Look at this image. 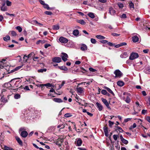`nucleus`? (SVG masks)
Masks as SVG:
<instances>
[{"label":"nucleus","mask_w":150,"mask_h":150,"mask_svg":"<svg viewBox=\"0 0 150 150\" xmlns=\"http://www.w3.org/2000/svg\"><path fill=\"white\" fill-rule=\"evenodd\" d=\"M128 56L127 52H125L120 55V57L122 58H125Z\"/></svg>","instance_id":"14"},{"label":"nucleus","mask_w":150,"mask_h":150,"mask_svg":"<svg viewBox=\"0 0 150 150\" xmlns=\"http://www.w3.org/2000/svg\"><path fill=\"white\" fill-rule=\"evenodd\" d=\"M147 112V110H143L142 112V114L144 115Z\"/></svg>","instance_id":"58"},{"label":"nucleus","mask_w":150,"mask_h":150,"mask_svg":"<svg viewBox=\"0 0 150 150\" xmlns=\"http://www.w3.org/2000/svg\"><path fill=\"white\" fill-rule=\"evenodd\" d=\"M80 48L82 51H85L87 50V47L86 45L83 44L81 45Z\"/></svg>","instance_id":"9"},{"label":"nucleus","mask_w":150,"mask_h":150,"mask_svg":"<svg viewBox=\"0 0 150 150\" xmlns=\"http://www.w3.org/2000/svg\"><path fill=\"white\" fill-rule=\"evenodd\" d=\"M146 120L149 122L150 123V117L147 116L146 117Z\"/></svg>","instance_id":"64"},{"label":"nucleus","mask_w":150,"mask_h":150,"mask_svg":"<svg viewBox=\"0 0 150 150\" xmlns=\"http://www.w3.org/2000/svg\"><path fill=\"white\" fill-rule=\"evenodd\" d=\"M104 131L105 132V134L106 136L107 135V134L108 133V127H103Z\"/></svg>","instance_id":"24"},{"label":"nucleus","mask_w":150,"mask_h":150,"mask_svg":"<svg viewBox=\"0 0 150 150\" xmlns=\"http://www.w3.org/2000/svg\"><path fill=\"white\" fill-rule=\"evenodd\" d=\"M117 129L120 132H122L123 131L121 127L119 126L117 127Z\"/></svg>","instance_id":"48"},{"label":"nucleus","mask_w":150,"mask_h":150,"mask_svg":"<svg viewBox=\"0 0 150 150\" xmlns=\"http://www.w3.org/2000/svg\"><path fill=\"white\" fill-rule=\"evenodd\" d=\"M96 105L98 107V110L100 111H101L103 109V107L102 105L98 102L96 103Z\"/></svg>","instance_id":"12"},{"label":"nucleus","mask_w":150,"mask_h":150,"mask_svg":"<svg viewBox=\"0 0 150 150\" xmlns=\"http://www.w3.org/2000/svg\"><path fill=\"white\" fill-rule=\"evenodd\" d=\"M104 88L107 90V91L110 93L112 94L113 96L114 95V94L113 92L110 89V88H109L108 87H107L106 86H105L104 87Z\"/></svg>","instance_id":"15"},{"label":"nucleus","mask_w":150,"mask_h":150,"mask_svg":"<svg viewBox=\"0 0 150 150\" xmlns=\"http://www.w3.org/2000/svg\"><path fill=\"white\" fill-rule=\"evenodd\" d=\"M84 89L81 87H78L77 88V91L78 93H83Z\"/></svg>","instance_id":"19"},{"label":"nucleus","mask_w":150,"mask_h":150,"mask_svg":"<svg viewBox=\"0 0 150 150\" xmlns=\"http://www.w3.org/2000/svg\"><path fill=\"white\" fill-rule=\"evenodd\" d=\"M131 119H132V118H127L125 119L124 120V122H126L130 121V120H131Z\"/></svg>","instance_id":"54"},{"label":"nucleus","mask_w":150,"mask_h":150,"mask_svg":"<svg viewBox=\"0 0 150 150\" xmlns=\"http://www.w3.org/2000/svg\"><path fill=\"white\" fill-rule=\"evenodd\" d=\"M79 34V32L78 30L77 29H75L73 30V35L76 36L77 37L78 36Z\"/></svg>","instance_id":"13"},{"label":"nucleus","mask_w":150,"mask_h":150,"mask_svg":"<svg viewBox=\"0 0 150 150\" xmlns=\"http://www.w3.org/2000/svg\"><path fill=\"white\" fill-rule=\"evenodd\" d=\"M62 61L61 59L59 57H57V63H59Z\"/></svg>","instance_id":"53"},{"label":"nucleus","mask_w":150,"mask_h":150,"mask_svg":"<svg viewBox=\"0 0 150 150\" xmlns=\"http://www.w3.org/2000/svg\"><path fill=\"white\" fill-rule=\"evenodd\" d=\"M120 17L122 18H127V16L125 14H123L122 15L120 16Z\"/></svg>","instance_id":"39"},{"label":"nucleus","mask_w":150,"mask_h":150,"mask_svg":"<svg viewBox=\"0 0 150 150\" xmlns=\"http://www.w3.org/2000/svg\"><path fill=\"white\" fill-rule=\"evenodd\" d=\"M60 69L64 70L65 71H67L68 70V68L64 66H58V67Z\"/></svg>","instance_id":"18"},{"label":"nucleus","mask_w":150,"mask_h":150,"mask_svg":"<svg viewBox=\"0 0 150 150\" xmlns=\"http://www.w3.org/2000/svg\"><path fill=\"white\" fill-rule=\"evenodd\" d=\"M121 141L123 143L125 144H127L128 143V141L127 140L125 139H122V140Z\"/></svg>","instance_id":"37"},{"label":"nucleus","mask_w":150,"mask_h":150,"mask_svg":"<svg viewBox=\"0 0 150 150\" xmlns=\"http://www.w3.org/2000/svg\"><path fill=\"white\" fill-rule=\"evenodd\" d=\"M139 57V54L137 53L132 52L129 57V59L131 60H133L138 58Z\"/></svg>","instance_id":"2"},{"label":"nucleus","mask_w":150,"mask_h":150,"mask_svg":"<svg viewBox=\"0 0 150 150\" xmlns=\"http://www.w3.org/2000/svg\"><path fill=\"white\" fill-rule=\"evenodd\" d=\"M21 96L19 94H16L14 96V98L16 99H18L20 98Z\"/></svg>","instance_id":"43"},{"label":"nucleus","mask_w":150,"mask_h":150,"mask_svg":"<svg viewBox=\"0 0 150 150\" xmlns=\"http://www.w3.org/2000/svg\"><path fill=\"white\" fill-rule=\"evenodd\" d=\"M117 84L120 86H122L124 85V83L122 81H118L117 82Z\"/></svg>","instance_id":"23"},{"label":"nucleus","mask_w":150,"mask_h":150,"mask_svg":"<svg viewBox=\"0 0 150 150\" xmlns=\"http://www.w3.org/2000/svg\"><path fill=\"white\" fill-rule=\"evenodd\" d=\"M16 139L18 143L21 145H22V142L20 138L18 137H16Z\"/></svg>","instance_id":"21"},{"label":"nucleus","mask_w":150,"mask_h":150,"mask_svg":"<svg viewBox=\"0 0 150 150\" xmlns=\"http://www.w3.org/2000/svg\"><path fill=\"white\" fill-rule=\"evenodd\" d=\"M30 69V66L27 65L26 66V68L25 69V70L27 71H29Z\"/></svg>","instance_id":"62"},{"label":"nucleus","mask_w":150,"mask_h":150,"mask_svg":"<svg viewBox=\"0 0 150 150\" xmlns=\"http://www.w3.org/2000/svg\"><path fill=\"white\" fill-rule=\"evenodd\" d=\"M28 135V132L25 131H22L21 133V135L23 137L25 138Z\"/></svg>","instance_id":"7"},{"label":"nucleus","mask_w":150,"mask_h":150,"mask_svg":"<svg viewBox=\"0 0 150 150\" xmlns=\"http://www.w3.org/2000/svg\"><path fill=\"white\" fill-rule=\"evenodd\" d=\"M89 69L90 71L92 72H95L97 71L96 69H94L91 67L89 68Z\"/></svg>","instance_id":"44"},{"label":"nucleus","mask_w":150,"mask_h":150,"mask_svg":"<svg viewBox=\"0 0 150 150\" xmlns=\"http://www.w3.org/2000/svg\"><path fill=\"white\" fill-rule=\"evenodd\" d=\"M145 71V72L146 73L150 74V67H147Z\"/></svg>","instance_id":"32"},{"label":"nucleus","mask_w":150,"mask_h":150,"mask_svg":"<svg viewBox=\"0 0 150 150\" xmlns=\"http://www.w3.org/2000/svg\"><path fill=\"white\" fill-rule=\"evenodd\" d=\"M123 95H125L126 96V98L125 99V97H123V99L127 103H129L131 101L130 98L131 95L125 92L123 93Z\"/></svg>","instance_id":"1"},{"label":"nucleus","mask_w":150,"mask_h":150,"mask_svg":"<svg viewBox=\"0 0 150 150\" xmlns=\"http://www.w3.org/2000/svg\"><path fill=\"white\" fill-rule=\"evenodd\" d=\"M63 102L62 100L60 98H57V102L61 103Z\"/></svg>","instance_id":"61"},{"label":"nucleus","mask_w":150,"mask_h":150,"mask_svg":"<svg viewBox=\"0 0 150 150\" xmlns=\"http://www.w3.org/2000/svg\"><path fill=\"white\" fill-rule=\"evenodd\" d=\"M1 10L2 11H5L7 10V7L6 6H2L1 7Z\"/></svg>","instance_id":"29"},{"label":"nucleus","mask_w":150,"mask_h":150,"mask_svg":"<svg viewBox=\"0 0 150 150\" xmlns=\"http://www.w3.org/2000/svg\"><path fill=\"white\" fill-rule=\"evenodd\" d=\"M118 136L117 135L114 134L113 136V137L114 139L116 141L117 139Z\"/></svg>","instance_id":"47"},{"label":"nucleus","mask_w":150,"mask_h":150,"mask_svg":"<svg viewBox=\"0 0 150 150\" xmlns=\"http://www.w3.org/2000/svg\"><path fill=\"white\" fill-rule=\"evenodd\" d=\"M34 54L33 52H32L28 54V55L27 56H26V57L28 58V59L30 57L32 56Z\"/></svg>","instance_id":"45"},{"label":"nucleus","mask_w":150,"mask_h":150,"mask_svg":"<svg viewBox=\"0 0 150 150\" xmlns=\"http://www.w3.org/2000/svg\"><path fill=\"white\" fill-rule=\"evenodd\" d=\"M51 46V45L49 44H46L45 45L44 47L45 48H47L48 47Z\"/></svg>","instance_id":"55"},{"label":"nucleus","mask_w":150,"mask_h":150,"mask_svg":"<svg viewBox=\"0 0 150 150\" xmlns=\"http://www.w3.org/2000/svg\"><path fill=\"white\" fill-rule=\"evenodd\" d=\"M45 13L47 15H50L52 14V13L50 11H46L45 12Z\"/></svg>","instance_id":"41"},{"label":"nucleus","mask_w":150,"mask_h":150,"mask_svg":"<svg viewBox=\"0 0 150 150\" xmlns=\"http://www.w3.org/2000/svg\"><path fill=\"white\" fill-rule=\"evenodd\" d=\"M82 142V141L81 138H78L76 139L75 144L76 146H79L81 145Z\"/></svg>","instance_id":"3"},{"label":"nucleus","mask_w":150,"mask_h":150,"mask_svg":"<svg viewBox=\"0 0 150 150\" xmlns=\"http://www.w3.org/2000/svg\"><path fill=\"white\" fill-rule=\"evenodd\" d=\"M118 5L120 8H122L123 7V5L122 3H118Z\"/></svg>","instance_id":"50"},{"label":"nucleus","mask_w":150,"mask_h":150,"mask_svg":"<svg viewBox=\"0 0 150 150\" xmlns=\"http://www.w3.org/2000/svg\"><path fill=\"white\" fill-rule=\"evenodd\" d=\"M107 43L108 44L109 46H113L115 45V44H113V43H111V42H108Z\"/></svg>","instance_id":"59"},{"label":"nucleus","mask_w":150,"mask_h":150,"mask_svg":"<svg viewBox=\"0 0 150 150\" xmlns=\"http://www.w3.org/2000/svg\"><path fill=\"white\" fill-rule=\"evenodd\" d=\"M16 29L17 30H18L19 32L20 33L22 31V28H21V27L19 26H17L16 27Z\"/></svg>","instance_id":"36"},{"label":"nucleus","mask_w":150,"mask_h":150,"mask_svg":"<svg viewBox=\"0 0 150 150\" xmlns=\"http://www.w3.org/2000/svg\"><path fill=\"white\" fill-rule=\"evenodd\" d=\"M40 86H43V87L44 86H47V87H52V85L50 83H47L44 84H40Z\"/></svg>","instance_id":"22"},{"label":"nucleus","mask_w":150,"mask_h":150,"mask_svg":"<svg viewBox=\"0 0 150 150\" xmlns=\"http://www.w3.org/2000/svg\"><path fill=\"white\" fill-rule=\"evenodd\" d=\"M137 126V125L135 123H134L133 125L131 126L129 128L130 130H132L134 128H135Z\"/></svg>","instance_id":"27"},{"label":"nucleus","mask_w":150,"mask_h":150,"mask_svg":"<svg viewBox=\"0 0 150 150\" xmlns=\"http://www.w3.org/2000/svg\"><path fill=\"white\" fill-rule=\"evenodd\" d=\"M91 41L93 44H95L96 43V41L95 39L91 38Z\"/></svg>","instance_id":"40"},{"label":"nucleus","mask_w":150,"mask_h":150,"mask_svg":"<svg viewBox=\"0 0 150 150\" xmlns=\"http://www.w3.org/2000/svg\"><path fill=\"white\" fill-rule=\"evenodd\" d=\"M137 122L139 123L141 125L142 124V120L139 119H137Z\"/></svg>","instance_id":"56"},{"label":"nucleus","mask_w":150,"mask_h":150,"mask_svg":"<svg viewBox=\"0 0 150 150\" xmlns=\"http://www.w3.org/2000/svg\"><path fill=\"white\" fill-rule=\"evenodd\" d=\"M107 93L106 91L105 90H103L101 91V93L103 95H105Z\"/></svg>","instance_id":"51"},{"label":"nucleus","mask_w":150,"mask_h":150,"mask_svg":"<svg viewBox=\"0 0 150 150\" xmlns=\"http://www.w3.org/2000/svg\"><path fill=\"white\" fill-rule=\"evenodd\" d=\"M129 7L131 9L133 8L134 9V5L133 3L132 2H131L129 4Z\"/></svg>","instance_id":"33"},{"label":"nucleus","mask_w":150,"mask_h":150,"mask_svg":"<svg viewBox=\"0 0 150 150\" xmlns=\"http://www.w3.org/2000/svg\"><path fill=\"white\" fill-rule=\"evenodd\" d=\"M132 40L134 42H136L138 41L139 38L137 36H134L132 37Z\"/></svg>","instance_id":"16"},{"label":"nucleus","mask_w":150,"mask_h":150,"mask_svg":"<svg viewBox=\"0 0 150 150\" xmlns=\"http://www.w3.org/2000/svg\"><path fill=\"white\" fill-rule=\"evenodd\" d=\"M45 42V41L44 40H39L36 42V44H39L40 43H41L42 44H43Z\"/></svg>","instance_id":"34"},{"label":"nucleus","mask_w":150,"mask_h":150,"mask_svg":"<svg viewBox=\"0 0 150 150\" xmlns=\"http://www.w3.org/2000/svg\"><path fill=\"white\" fill-rule=\"evenodd\" d=\"M11 35L12 36H15L17 35L15 31H11Z\"/></svg>","instance_id":"49"},{"label":"nucleus","mask_w":150,"mask_h":150,"mask_svg":"<svg viewBox=\"0 0 150 150\" xmlns=\"http://www.w3.org/2000/svg\"><path fill=\"white\" fill-rule=\"evenodd\" d=\"M102 100L105 105L108 103L107 100L106 99L102 98Z\"/></svg>","instance_id":"31"},{"label":"nucleus","mask_w":150,"mask_h":150,"mask_svg":"<svg viewBox=\"0 0 150 150\" xmlns=\"http://www.w3.org/2000/svg\"><path fill=\"white\" fill-rule=\"evenodd\" d=\"M44 8H45L47 9V10H49L50 9V8L48 6V5L47 4H45L43 6Z\"/></svg>","instance_id":"46"},{"label":"nucleus","mask_w":150,"mask_h":150,"mask_svg":"<svg viewBox=\"0 0 150 150\" xmlns=\"http://www.w3.org/2000/svg\"><path fill=\"white\" fill-rule=\"evenodd\" d=\"M3 39L5 41H7L10 40V37L8 35H6L5 37H4Z\"/></svg>","instance_id":"28"},{"label":"nucleus","mask_w":150,"mask_h":150,"mask_svg":"<svg viewBox=\"0 0 150 150\" xmlns=\"http://www.w3.org/2000/svg\"><path fill=\"white\" fill-rule=\"evenodd\" d=\"M108 42V41L107 40H101L100 41V42L103 43V44L106 43Z\"/></svg>","instance_id":"57"},{"label":"nucleus","mask_w":150,"mask_h":150,"mask_svg":"<svg viewBox=\"0 0 150 150\" xmlns=\"http://www.w3.org/2000/svg\"><path fill=\"white\" fill-rule=\"evenodd\" d=\"M1 99L2 102H3L6 103L7 101V100L3 96L1 98Z\"/></svg>","instance_id":"42"},{"label":"nucleus","mask_w":150,"mask_h":150,"mask_svg":"<svg viewBox=\"0 0 150 150\" xmlns=\"http://www.w3.org/2000/svg\"><path fill=\"white\" fill-rule=\"evenodd\" d=\"M109 13L112 15L115 14L116 11L112 7H110L109 9Z\"/></svg>","instance_id":"10"},{"label":"nucleus","mask_w":150,"mask_h":150,"mask_svg":"<svg viewBox=\"0 0 150 150\" xmlns=\"http://www.w3.org/2000/svg\"><path fill=\"white\" fill-rule=\"evenodd\" d=\"M61 82H59V83H58L57 84V85H58L59 86V87L57 88V90L60 89L63 86L64 84L65 83V81H63L61 83H60Z\"/></svg>","instance_id":"8"},{"label":"nucleus","mask_w":150,"mask_h":150,"mask_svg":"<svg viewBox=\"0 0 150 150\" xmlns=\"http://www.w3.org/2000/svg\"><path fill=\"white\" fill-rule=\"evenodd\" d=\"M47 70L46 69H41L38 70V72H43V71H46Z\"/></svg>","instance_id":"35"},{"label":"nucleus","mask_w":150,"mask_h":150,"mask_svg":"<svg viewBox=\"0 0 150 150\" xmlns=\"http://www.w3.org/2000/svg\"><path fill=\"white\" fill-rule=\"evenodd\" d=\"M50 92L52 93H50L49 94H48V95H50V96H52V97H54L55 96V95L56 94L55 91L54 90V89L53 88H51V89L50 90Z\"/></svg>","instance_id":"11"},{"label":"nucleus","mask_w":150,"mask_h":150,"mask_svg":"<svg viewBox=\"0 0 150 150\" xmlns=\"http://www.w3.org/2000/svg\"><path fill=\"white\" fill-rule=\"evenodd\" d=\"M112 35L114 36H118L120 35V34L115 33H112Z\"/></svg>","instance_id":"60"},{"label":"nucleus","mask_w":150,"mask_h":150,"mask_svg":"<svg viewBox=\"0 0 150 150\" xmlns=\"http://www.w3.org/2000/svg\"><path fill=\"white\" fill-rule=\"evenodd\" d=\"M96 37L97 38L100 40H103L105 38V37L100 35H97Z\"/></svg>","instance_id":"25"},{"label":"nucleus","mask_w":150,"mask_h":150,"mask_svg":"<svg viewBox=\"0 0 150 150\" xmlns=\"http://www.w3.org/2000/svg\"><path fill=\"white\" fill-rule=\"evenodd\" d=\"M65 127V124L64 123H62V124L59 125H58V128H59L60 129H62Z\"/></svg>","instance_id":"26"},{"label":"nucleus","mask_w":150,"mask_h":150,"mask_svg":"<svg viewBox=\"0 0 150 150\" xmlns=\"http://www.w3.org/2000/svg\"><path fill=\"white\" fill-rule=\"evenodd\" d=\"M114 74H115V77L120 78L122 76V73L118 69L116 70L114 72Z\"/></svg>","instance_id":"4"},{"label":"nucleus","mask_w":150,"mask_h":150,"mask_svg":"<svg viewBox=\"0 0 150 150\" xmlns=\"http://www.w3.org/2000/svg\"><path fill=\"white\" fill-rule=\"evenodd\" d=\"M2 6H5L6 4V1L5 0H2Z\"/></svg>","instance_id":"63"},{"label":"nucleus","mask_w":150,"mask_h":150,"mask_svg":"<svg viewBox=\"0 0 150 150\" xmlns=\"http://www.w3.org/2000/svg\"><path fill=\"white\" fill-rule=\"evenodd\" d=\"M109 123V126L111 127V126L113 125L114 122H112L111 121L109 120L108 122Z\"/></svg>","instance_id":"52"},{"label":"nucleus","mask_w":150,"mask_h":150,"mask_svg":"<svg viewBox=\"0 0 150 150\" xmlns=\"http://www.w3.org/2000/svg\"><path fill=\"white\" fill-rule=\"evenodd\" d=\"M6 4L7 6H10L11 5V2L8 0H7L6 1Z\"/></svg>","instance_id":"38"},{"label":"nucleus","mask_w":150,"mask_h":150,"mask_svg":"<svg viewBox=\"0 0 150 150\" xmlns=\"http://www.w3.org/2000/svg\"><path fill=\"white\" fill-rule=\"evenodd\" d=\"M72 116V115L70 113H67L64 115V117H69Z\"/></svg>","instance_id":"30"},{"label":"nucleus","mask_w":150,"mask_h":150,"mask_svg":"<svg viewBox=\"0 0 150 150\" xmlns=\"http://www.w3.org/2000/svg\"><path fill=\"white\" fill-rule=\"evenodd\" d=\"M62 60L64 62L67 61V59L68 57V55L65 53H62Z\"/></svg>","instance_id":"5"},{"label":"nucleus","mask_w":150,"mask_h":150,"mask_svg":"<svg viewBox=\"0 0 150 150\" xmlns=\"http://www.w3.org/2000/svg\"><path fill=\"white\" fill-rule=\"evenodd\" d=\"M59 40L60 42H61V43H67L68 41L67 39L62 37H61L59 38Z\"/></svg>","instance_id":"6"},{"label":"nucleus","mask_w":150,"mask_h":150,"mask_svg":"<svg viewBox=\"0 0 150 150\" xmlns=\"http://www.w3.org/2000/svg\"><path fill=\"white\" fill-rule=\"evenodd\" d=\"M87 15L91 18H95V15L94 13L92 12H89L88 13Z\"/></svg>","instance_id":"20"},{"label":"nucleus","mask_w":150,"mask_h":150,"mask_svg":"<svg viewBox=\"0 0 150 150\" xmlns=\"http://www.w3.org/2000/svg\"><path fill=\"white\" fill-rule=\"evenodd\" d=\"M77 22L83 25H85L86 23V22L83 20H77Z\"/></svg>","instance_id":"17"}]
</instances>
